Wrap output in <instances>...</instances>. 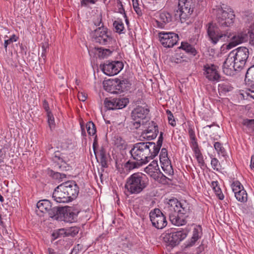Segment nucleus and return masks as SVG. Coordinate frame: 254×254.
<instances>
[{"label": "nucleus", "mask_w": 254, "mask_h": 254, "mask_svg": "<svg viewBox=\"0 0 254 254\" xmlns=\"http://www.w3.org/2000/svg\"><path fill=\"white\" fill-rule=\"evenodd\" d=\"M235 15L231 8L226 10L218 9L216 15L217 22L221 28L219 29L215 23L209 22L206 25L207 35L213 44H217L220 40L225 41L231 36L229 28L225 30L222 29L231 26L234 22Z\"/></svg>", "instance_id": "obj_1"}, {"label": "nucleus", "mask_w": 254, "mask_h": 254, "mask_svg": "<svg viewBox=\"0 0 254 254\" xmlns=\"http://www.w3.org/2000/svg\"><path fill=\"white\" fill-rule=\"evenodd\" d=\"M163 139V133L161 132L156 144L152 142H140L134 144L130 150L132 158L143 164H146L158 155Z\"/></svg>", "instance_id": "obj_2"}, {"label": "nucleus", "mask_w": 254, "mask_h": 254, "mask_svg": "<svg viewBox=\"0 0 254 254\" xmlns=\"http://www.w3.org/2000/svg\"><path fill=\"white\" fill-rule=\"evenodd\" d=\"M249 54V50L245 47H240L231 51L223 63V72L229 76L234 75L235 71L245 66Z\"/></svg>", "instance_id": "obj_3"}, {"label": "nucleus", "mask_w": 254, "mask_h": 254, "mask_svg": "<svg viewBox=\"0 0 254 254\" xmlns=\"http://www.w3.org/2000/svg\"><path fill=\"white\" fill-rule=\"evenodd\" d=\"M164 209L165 213L168 215L170 222L174 225L180 226L187 223L190 207L186 202L170 199Z\"/></svg>", "instance_id": "obj_4"}, {"label": "nucleus", "mask_w": 254, "mask_h": 254, "mask_svg": "<svg viewBox=\"0 0 254 254\" xmlns=\"http://www.w3.org/2000/svg\"><path fill=\"white\" fill-rule=\"evenodd\" d=\"M79 188L74 181H67L58 186L53 193L54 200L59 203H67L75 199Z\"/></svg>", "instance_id": "obj_5"}, {"label": "nucleus", "mask_w": 254, "mask_h": 254, "mask_svg": "<svg viewBox=\"0 0 254 254\" xmlns=\"http://www.w3.org/2000/svg\"><path fill=\"white\" fill-rule=\"evenodd\" d=\"M148 184L147 178L144 174L135 173L127 179L125 188L129 194H136L142 191Z\"/></svg>", "instance_id": "obj_6"}, {"label": "nucleus", "mask_w": 254, "mask_h": 254, "mask_svg": "<svg viewBox=\"0 0 254 254\" xmlns=\"http://www.w3.org/2000/svg\"><path fill=\"white\" fill-rule=\"evenodd\" d=\"M231 36L229 37L230 42L227 45V48L230 49L246 41L249 35L250 43L254 45V23L251 25L248 33L246 31H239L234 34L231 33Z\"/></svg>", "instance_id": "obj_7"}, {"label": "nucleus", "mask_w": 254, "mask_h": 254, "mask_svg": "<svg viewBox=\"0 0 254 254\" xmlns=\"http://www.w3.org/2000/svg\"><path fill=\"white\" fill-rule=\"evenodd\" d=\"M194 5V0H179V9L175 16L180 17L182 23L184 22L192 14Z\"/></svg>", "instance_id": "obj_8"}, {"label": "nucleus", "mask_w": 254, "mask_h": 254, "mask_svg": "<svg viewBox=\"0 0 254 254\" xmlns=\"http://www.w3.org/2000/svg\"><path fill=\"white\" fill-rule=\"evenodd\" d=\"M73 156L69 154L61 153L60 152H55L52 157L53 160L57 163V167L61 171H66L71 167L70 162L72 160Z\"/></svg>", "instance_id": "obj_9"}, {"label": "nucleus", "mask_w": 254, "mask_h": 254, "mask_svg": "<svg viewBox=\"0 0 254 254\" xmlns=\"http://www.w3.org/2000/svg\"><path fill=\"white\" fill-rule=\"evenodd\" d=\"M187 236V233L185 230L171 232H168L165 234L164 239L168 245L174 247L185 239Z\"/></svg>", "instance_id": "obj_10"}, {"label": "nucleus", "mask_w": 254, "mask_h": 254, "mask_svg": "<svg viewBox=\"0 0 254 254\" xmlns=\"http://www.w3.org/2000/svg\"><path fill=\"white\" fill-rule=\"evenodd\" d=\"M107 84L111 86V87L109 89L106 88L105 89L113 93H119L124 92L127 90L130 86V83L126 79L121 80L119 79L116 78L112 81H109V83H107Z\"/></svg>", "instance_id": "obj_11"}, {"label": "nucleus", "mask_w": 254, "mask_h": 254, "mask_svg": "<svg viewBox=\"0 0 254 254\" xmlns=\"http://www.w3.org/2000/svg\"><path fill=\"white\" fill-rule=\"evenodd\" d=\"M149 215L153 226L156 228L161 229L167 225L166 217L159 209H154L150 212Z\"/></svg>", "instance_id": "obj_12"}, {"label": "nucleus", "mask_w": 254, "mask_h": 254, "mask_svg": "<svg viewBox=\"0 0 254 254\" xmlns=\"http://www.w3.org/2000/svg\"><path fill=\"white\" fill-rule=\"evenodd\" d=\"M124 67L123 62L120 61L106 62L103 64L102 70L109 76L117 74Z\"/></svg>", "instance_id": "obj_13"}, {"label": "nucleus", "mask_w": 254, "mask_h": 254, "mask_svg": "<svg viewBox=\"0 0 254 254\" xmlns=\"http://www.w3.org/2000/svg\"><path fill=\"white\" fill-rule=\"evenodd\" d=\"M159 37L161 44L166 48L173 47L179 40L178 34L173 32H161Z\"/></svg>", "instance_id": "obj_14"}, {"label": "nucleus", "mask_w": 254, "mask_h": 254, "mask_svg": "<svg viewBox=\"0 0 254 254\" xmlns=\"http://www.w3.org/2000/svg\"><path fill=\"white\" fill-rule=\"evenodd\" d=\"M95 41L102 45H106L111 41L107 29L104 27H99L94 31L93 35Z\"/></svg>", "instance_id": "obj_15"}, {"label": "nucleus", "mask_w": 254, "mask_h": 254, "mask_svg": "<svg viewBox=\"0 0 254 254\" xmlns=\"http://www.w3.org/2000/svg\"><path fill=\"white\" fill-rule=\"evenodd\" d=\"M218 67L211 64H207L203 66L204 75L209 80L217 81L220 75L217 70Z\"/></svg>", "instance_id": "obj_16"}, {"label": "nucleus", "mask_w": 254, "mask_h": 254, "mask_svg": "<svg viewBox=\"0 0 254 254\" xmlns=\"http://www.w3.org/2000/svg\"><path fill=\"white\" fill-rule=\"evenodd\" d=\"M148 113V109L138 106L132 111L131 117L132 120H139L142 121L146 118Z\"/></svg>", "instance_id": "obj_17"}, {"label": "nucleus", "mask_w": 254, "mask_h": 254, "mask_svg": "<svg viewBox=\"0 0 254 254\" xmlns=\"http://www.w3.org/2000/svg\"><path fill=\"white\" fill-rule=\"evenodd\" d=\"M79 232V228L77 227H71L67 229H59L57 233H54L53 235L55 238L59 237L61 235H64L65 236L73 237L76 235Z\"/></svg>", "instance_id": "obj_18"}, {"label": "nucleus", "mask_w": 254, "mask_h": 254, "mask_svg": "<svg viewBox=\"0 0 254 254\" xmlns=\"http://www.w3.org/2000/svg\"><path fill=\"white\" fill-rule=\"evenodd\" d=\"M201 235V228L200 226L195 227L192 231V236L190 241H188L186 245V247H190L192 246L194 243L199 239Z\"/></svg>", "instance_id": "obj_19"}, {"label": "nucleus", "mask_w": 254, "mask_h": 254, "mask_svg": "<svg viewBox=\"0 0 254 254\" xmlns=\"http://www.w3.org/2000/svg\"><path fill=\"white\" fill-rule=\"evenodd\" d=\"M64 212H62L61 217L64 218V221L67 222H72L75 221L77 217V215L70 211V210L66 207H63Z\"/></svg>", "instance_id": "obj_20"}, {"label": "nucleus", "mask_w": 254, "mask_h": 254, "mask_svg": "<svg viewBox=\"0 0 254 254\" xmlns=\"http://www.w3.org/2000/svg\"><path fill=\"white\" fill-rule=\"evenodd\" d=\"M52 207L50 201L47 199L40 200L37 203V208L42 213H46Z\"/></svg>", "instance_id": "obj_21"}, {"label": "nucleus", "mask_w": 254, "mask_h": 254, "mask_svg": "<svg viewBox=\"0 0 254 254\" xmlns=\"http://www.w3.org/2000/svg\"><path fill=\"white\" fill-rule=\"evenodd\" d=\"M63 207H52L48 210L47 213L49 216L51 218L56 217V219L59 217H61V214L62 212H64V209H63Z\"/></svg>", "instance_id": "obj_22"}, {"label": "nucleus", "mask_w": 254, "mask_h": 254, "mask_svg": "<svg viewBox=\"0 0 254 254\" xmlns=\"http://www.w3.org/2000/svg\"><path fill=\"white\" fill-rule=\"evenodd\" d=\"M158 170V162L156 160L152 161L144 169V171L150 176H152L154 173L157 172Z\"/></svg>", "instance_id": "obj_23"}, {"label": "nucleus", "mask_w": 254, "mask_h": 254, "mask_svg": "<svg viewBox=\"0 0 254 254\" xmlns=\"http://www.w3.org/2000/svg\"><path fill=\"white\" fill-rule=\"evenodd\" d=\"M245 81L250 85L254 83V65L248 68L246 74Z\"/></svg>", "instance_id": "obj_24"}, {"label": "nucleus", "mask_w": 254, "mask_h": 254, "mask_svg": "<svg viewBox=\"0 0 254 254\" xmlns=\"http://www.w3.org/2000/svg\"><path fill=\"white\" fill-rule=\"evenodd\" d=\"M193 150L195 154V156L197 159L198 163L201 165H203L204 161L203 155L201 154L196 141L193 142Z\"/></svg>", "instance_id": "obj_25"}, {"label": "nucleus", "mask_w": 254, "mask_h": 254, "mask_svg": "<svg viewBox=\"0 0 254 254\" xmlns=\"http://www.w3.org/2000/svg\"><path fill=\"white\" fill-rule=\"evenodd\" d=\"M153 130L150 129H144L142 131L141 135L143 138H146L148 140H151L155 138L157 136L158 133H156V130H155L154 128H153Z\"/></svg>", "instance_id": "obj_26"}, {"label": "nucleus", "mask_w": 254, "mask_h": 254, "mask_svg": "<svg viewBox=\"0 0 254 254\" xmlns=\"http://www.w3.org/2000/svg\"><path fill=\"white\" fill-rule=\"evenodd\" d=\"M180 48L182 49L187 53L192 55L195 56L196 54V51L195 49L190 44L187 42H182L181 46Z\"/></svg>", "instance_id": "obj_27"}, {"label": "nucleus", "mask_w": 254, "mask_h": 254, "mask_svg": "<svg viewBox=\"0 0 254 254\" xmlns=\"http://www.w3.org/2000/svg\"><path fill=\"white\" fill-rule=\"evenodd\" d=\"M144 165L141 162L136 161H133L131 160H128L125 164V168L127 170H131L135 168H137Z\"/></svg>", "instance_id": "obj_28"}, {"label": "nucleus", "mask_w": 254, "mask_h": 254, "mask_svg": "<svg viewBox=\"0 0 254 254\" xmlns=\"http://www.w3.org/2000/svg\"><path fill=\"white\" fill-rule=\"evenodd\" d=\"M114 142V144L120 149H125L127 147L126 142L120 136H115Z\"/></svg>", "instance_id": "obj_29"}, {"label": "nucleus", "mask_w": 254, "mask_h": 254, "mask_svg": "<svg viewBox=\"0 0 254 254\" xmlns=\"http://www.w3.org/2000/svg\"><path fill=\"white\" fill-rule=\"evenodd\" d=\"M117 109L125 108L128 103V99L127 98H115Z\"/></svg>", "instance_id": "obj_30"}, {"label": "nucleus", "mask_w": 254, "mask_h": 254, "mask_svg": "<svg viewBox=\"0 0 254 254\" xmlns=\"http://www.w3.org/2000/svg\"><path fill=\"white\" fill-rule=\"evenodd\" d=\"M235 196L238 201L243 202L247 201L248 199L247 193L244 188H242V190L239 191V193L238 192H236Z\"/></svg>", "instance_id": "obj_31"}, {"label": "nucleus", "mask_w": 254, "mask_h": 254, "mask_svg": "<svg viewBox=\"0 0 254 254\" xmlns=\"http://www.w3.org/2000/svg\"><path fill=\"white\" fill-rule=\"evenodd\" d=\"M104 105L105 107L108 110H117V106H116L115 98L109 99L106 98L104 100Z\"/></svg>", "instance_id": "obj_32"}, {"label": "nucleus", "mask_w": 254, "mask_h": 254, "mask_svg": "<svg viewBox=\"0 0 254 254\" xmlns=\"http://www.w3.org/2000/svg\"><path fill=\"white\" fill-rule=\"evenodd\" d=\"M113 26L116 32L121 33L124 30V24L120 19L115 20L113 23Z\"/></svg>", "instance_id": "obj_33"}, {"label": "nucleus", "mask_w": 254, "mask_h": 254, "mask_svg": "<svg viewBox=\"0 0 254 254\" xmlns=\"http://www.w3.org/2000/svg\"><path fill=\"white\" fill-rule=\"evenodd\" d=\"M212 185L213 187V190L215 192L216 194L220 200H222L224 198V195L222 193L221 190L219 187L217 186V183L216 182H213Z\"/></svg>", "instance_id": "obj_34"}, {"label": "nucleus", "mask_w": 254, "mask_h": 254, "mask_svg": "<svg viewBox=\"0 0 254 254\" xmlns=\"http://www.w3.org/2000/svg\"><path fill=\"white\" fill-rule=\"evenodd\" d=\"M86 128L88 134L90 135H93L96 132V128L95 125L91 122L87 123Z\"/></svg>", "instance_id": "obj_35"}, {"label": "nucleus", "mask_w": 254, "mask_h": 254, "mask_svg": "<svg viewBox=\"0 0 254 254\" xmlns=\"http://www.w3.org/2000/svg\"><path fill=\"white\" fill-rule=\"evenodd\" d=\"M232 87L228 83H221L219 84V90L223 93H226L230 91L232 89Z\"/></svg>", "instance_id": "obj_36"}, {"label": "nucleus", "mask_w": 254, "mask_h": 254, "mask_svg": "<svg viewBox=\"0 0 254 254\" xmlns=\"http://www.w3.org/2000/svg\"><path fill=\"white\" fill-rule=\"evenodd\" d=\"M133 121L130 122L129 126L130 128L132 129H137L140 127L141 125H143L144 122L143 121H140L139 120H132Z\"/></svg>", "instance_id": "obj_37"}, {"label": "nucleus", "mask_w": 254, "mask_h": 254, "mask_svg": "<svg viewBox=\"0 0 254 254\" xmlns=\"http://www.w3.org/2000/svg\"><path fill=\"white\" fill-rule=\"evenodd\" d=\"M162 168L164 172L169 176L173 175L174 171L172 166L170 164L165 165L164 163H162Z\"/></svg>", "instance_id": "obj_38"}, {"label": "nucleus", "mask_w": 254, "mask_h": 254, "mask_svg": "<svg viewBox=\"0 0 254 254\" xmlns=\"http://www.w3.org/2000/svg\"><path fill=\"white\" fill-rule=\"evenodd\" d=\"M232 190L236 194V192H239V191L242 190V188H244L243 186L239 181H235L233 182L232 185Z\"/></svg>", "instance_id": "obj_39"}, {"label": "nucleus", "mask_w": 254, "mask_h": 254, "mask_svg": "<svg viewBox=\"0 0 254 254\" xmlns=\"http://www.w3.org/2000/svg\"><path fill=\"white\" fill-rule=\"evenodd\" d=\"M160 18L164 23H168L172 20V16L169 13H161Z\"/></svg>", "instance_id": "obj_40"}, {"label": "nucleus", "mask_w": 254, "mask_h": 254, "mask_svg": "<svg viewBox=\"0 0 254 254\" xmlns=\"http://www.w3.org/2000/svg\"><path fill=\"white\" fill-rule=\"evenodd\" d=\"M214 147L218 154L224 155L225 149L221 143L219 142H215Z\"/></svg>", "instance_id": "obj_41"}, {"label": "nucleus", "mask_w": 254, "mask_h": 254, "mask_svg": "<svg viewBox=\"0 0 254 254\" xmlns=\"http://www.w3.org/2000/svg\"><path fill=\"white\" fill-rule=\"evenodd\" d=\"M99 156L100 159V163L103 167H107V160L106 157L103 150H101L99 153Z\"/></svg>", "instance_id": "obj_42"}, {"label": "nucleus", "mask_w": 254, "mask_h": 254, "mask_svg": "<svg viewBox=\"0 0 254 254\" xmlns=\"http://www.w3.org/2000/svg\"><path fill=\"white\" fill-rule=\"evenodd\" d=\"M166 113L168 115V119L169 124L173 127H175L176 125V122L173 114L168 110H167Z\"/></svg>", "instance_id": "obj_43"}, {"label": "nucleus", "mask_w": 254, "mask_h": 254, "mask_svg": "<svg viewBox=\"0 0 254 254\" xmlns=\"http://www.w3.org/2000/svg\"><path fill=\"white\" fill-rule=\"evenodd\" d=\"M211 164L214 170L219 171L220 167V164L219 161L215 158L211 159Z\"/></svg>", "instance_id": "obj_44"}, {"label": "nucleus", "mask_w": 254, "mask_h": 254, "mask_svg": "<svg viewBox=\"0 0 254 254\" xmlns=\"http://www.w3.org/2000/svg\"><path fill=\"white\" fill-rule=\"evenodd\" d=\"M53 177L55 179L63 181V179L66 178V175L59 172H54L53 174Z\"/></svg>", "instance_id": "obj_45"}, {"label": "nucleus", "mask_w": 254, "mask_h": 254, "mask_svg": "<svg viewBox=\"0 0 254 254\" xmlns=\"http://www.w3.org/2000/svg\"><path fill=\"white\" fill-rule=\"evenodd\" d=\"M48 121L50 127L52 129V127H54V118L51 113L47 114Z\"/></svg>", "instance_id": "obj_46"}, {"label": "nucleus", "mask_w": 254, "mask_h": 254, "mask_svg": "<svg viewBox=\"0 0 254 254\" xmlns=\"http://www.w3.org/2000/svg\"><path fill=\"white\" fill-rule=\"evenodd\" d=\"M167 155L168 154L166 149L162 148L160 155V161L162 162V160H163V161H167Z\"/></svg>", "instance_id": "obj_47"}, {"label": "nucleus", "mask_w": 254, "mask_h": 254, "mask_svg": "<svg viewBox=\"0 0 254 254\" xmlns=\"http://www.w3.org/2000/svg\"><path fill=\"white\" fill-rule=\"evenodd\" d=\"M132 5H133V8H134V10L135 11V12H136V13L139 15H141L142 14V12H141V10L140 8L138 6V3L137 2V0L135 1L134 0H132Z\"/></svg>", "instance_id": "obj_48"}, {"label": "nucleus", "mask_w": 254, "mask_h": 254, "mask_svg": "<svg viewBox=\"0 0 254 254\" xmlns=\"http://www.w3.org/2000/svg\"><path fill=\"white\" fill-rule=\"evenodd\" d=\"M243 125L249 127H254V119H246L243 121Z\"/></svg>", "instance_id": "obj_49"}, {"label": "nucleus", "mask_w": 254, "mask_h": 254, "mask_svg": "<svg viewBox=\"0 0 254 254\" xmlns=\"http://www.w3.org/2000/svg\"><path fill=\"white\" fill-rule=\"evenodd\" d=\"M188 132H189V134L190 138L192 140L194 141V142L195 141V132H194V130H193V129L190 127L188 129Z\"/></svg>", "instance_id": "obj_50"}, {"label": "nucleus", "mask_w": 254, "mask_h": 254, "mask_svg": "<svg viewBox=\"0 0 254 254\" xmlns=\"http://www.w3.org/2000/svg\"><path fill=\"white\" fill-rule=\"evenodd\" d=\"M250 85L251 86V87L247 92V94L248 96H250L254 99V83Z\"/></svg>", "instance_id": "obj_51"}, {"label": "nucleus", "mask_w": 254, "mask_h": 254, "mask_svg": "<svg viewBox=\"0 0 254 254\" xmlns=\"http://www.w3.org/2000/svg\"><path fill=\"white\" fill-rule=\"evenodd\" d=\"M154 129H155V130H156V133H158V126L153 121H151L150 123H149V126L147 129H150L151 130H153V128H154Z\"/></svg>", "instance_id": "obj_52"}, {"label": "nucleus", "mask_w": 254, "mask_h": 254, "mask_svg": "<svg viewBox=\"0 0 254 254\" xmlns=\"http://www.w3.org/2000/svg\"><path fill=\"white\" fill-rule=\"evenodd\" d=\"M178 55H176L172 58V61L177 64L181 63L183 60L182 57H178Z\"/></svg>", "instance_id": "obj_53"}, {"label": "nucleus", "mask_w": 254, "mask_h": 254, "mask_svg": "<svg viewBox=\"0 0 254 254\" xmlns=\"http://www.w3.org/2000/svg\"><path fill=\"white\" fill-rule=\"evenodd\" d=\"M42 49H43V52L41 54V57L39 58V61L42 64L43 63H44L45 62V59L46 57V55H45L46 50L44 47H42Z\"/></svg>", "instance_id": "obj_54"}, {"label": "nucleus", "mask_w": 254, "mask_h": 254, "mask_svg": "<svg viewBox=\"0 0 254 254\" xmlns=\"http://www.w3.org/2000/svg\"><path fill=\"white\" fill-rule=\"evenodd\" d=\"M97 1V0H82L81 1V5H82V6L83 5L86 6V5H88L89 3L94 4Z\"/></svg>", "instance_id": "obj_55"}, {"label": "nucleus", "mask_w": 254, "mask_h": 254, "mask_svg": "<svg viewBox=\"0 0 254 254\" xmlns=\"http://www.w3.org/2000/svg\"><path fill=\"white\" fill-rule=\"evenodd\" d=\"M78 98L80 101H85L87 99V95L83 92H79L78 94Z\"/></svg>", "instance_id": "obj_56"}, {"label": "nucleus", "mask_w": 254, "mask_h": 254, "mask_svg": "<svg viewBox=\"0 0 254 254\" xmlns=\"http://www.w3.org/2000/svg\"><path fill=\"white\" fill-rule=\"evenodd\" d=\"M5 150H2V149H0V163L3 162L5 158Z\"/></svg>", "instance_id": "obj_57"}, {"label": "nucleus", "mask_w": 254, "mask_h": 254, "mask_svg": "<svg viewBox=\"0 0 254 254\" xmlns=\"http://www.w3.org/2000/svg\"><path fill=\"white\" fill-rule=\"evenodd\" d=\"M82 246L78 244L76 246H75L72 250L70 254H76L79 250H81Z\"/></svg>", "instance_id": "obj_58"}, {"label": "nucleus", "mask_w": 254, "mask_h": 254, "mask_svg": "<svg viewBox=\"0 0 254 254\" xmlns=\"http://www.w3.org/2000/svg\"><path fill=\"white\" fill-rule=\"evenodd\" d=\"M43 107L44 109L45 110V111L47 112V114L51 113V111L49 110V104L46 100H44L43 102Z\"/></svg>", "instance_id": "obj_59"}, {"label": "nucleus", "mask_w": 254, "mask_h": 254, "mask_svg": "<svg viewBox=\"0 0 254 254\" xmlns=\"http://www.w3.org/2000/svg\"><path fill=\"white\" fill-rule=\"evenodd\" d=\"M100 52H101V50H102V54L104 57L108 56L111 54V51L109 49H99Z\"/></svg>", "instance_id": "obj_60"}, {"label": "nucleus", "mask_w": 254, "mask_h": 254, "mask_svg": "<svg viewBox=\"0 0 254 254\" xmlns=\"http://www.w3.org/2000/svg\"><path fill=\"white\" fill-rule=\"evenodd\" d=\"M120 7L119 8V12L123 13L124 14V17H127L125 10L123 8V5L121 1H120Z\"/></svg>", "instance_id": "obj_61"}, {"label": "nucleus", "mask_w": 254, "mask_h": 254, "mask_svg": "<svg viewBox=\"0 0 254 254\" xmlns=\"http://www.w3.org/2000/svg\"><path fill=\"white\" fill-rule=\"evenodd\" d=\"M11 40L9 39H7V40H5L4 41V48H5V49H6V48L7 47V46L10 44V43H11Z\"/></svg>", "instance_id": "obj_62"}, {"label": "nucleus", "mask_w": 254, "mask_h": 254, "mask_svg": "<svg viewBox=\"0 0 254 254\" xmlns=\"http://www.w3.org/2000/svg\"><path fill=\"white\" fill-rule=\"evenodd\" d=\"M250 166L251 169L254 171V156H253L251 158Z\"/></svg>", "instance_id": "obj_63"}, {"label": "nucleus", "mask_w": 254, "mask_h": 254, "mask_svg": "<svg viewBox=\"0 0 254 254\" xmlns=\"http://www.w3.org/2000/svg\"><path fill=\"white\" fill-rule=\"evenodd\" d=\"M48 252H49V254H58L54 251V250H53L51 248L48 249Z\"/></svg>", "instance_id": "obj_64"}]
</instances>
